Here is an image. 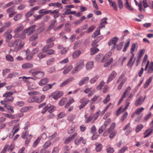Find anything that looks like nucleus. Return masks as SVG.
Here are the masks:
<instances>
[{
  "label": "nucleus",
  "instance_id": "obj_64",
  "mask_svg": "<svg viewBox=\"0 0 153 153\" xmlns=\"http://www.w3.org/2000/svg\"><path fill=\"white\" fill-rule=\"evenodd\" d=\"M30 108L29 107H23L20 109V111L22 112H24L27 111Z\"/></svg>",
  "mask_w": 153,
  "mask_h": 153
},
{
  "label": "nucleus",
  "instance_id": "obj_48",
  "mask_svg": "<svg viewBox=\"0 0 153 153\" xmlns=\"http://www.w3.org/2000/svg\"><path fill=\"white\" fill-rule=\"evenodd\" d=\"M67 101V98H63L59 102V105L60 106L63 105Z\"/></svg>",
  "mask_w": 153,
  "mask_h": 153
},
{
  "label": "nucleus",
  "instance_id": "obj_25",
  "mask_svg": "<svg viewBox=\"0 0 153 153\" xmlns=\"http://www.w3.org/2000/svg\"><path fill=\"white\" fill-rule=\"evenodd\" d=\"M134 56L133 54V55H131V58H130V59L129 60L128 62V63H127V65L128 67H129L130 68H131L132 67L134 63V62L135 60V58H134V61L132 62V60Z\"/></svg>",
  "mask_w": 153,
  "mask_h": 153
},
{
  "label": "nucleus",
  "instance_id": "obj_9",
  "mask_svg": "<svg viewBox=\"0 0 153 153\" xmlns=\"http://www.w3.org/2000/svg\"><path fill=\"white\" fill-rule=\"evenodd\" d=\"M12 31V29H10L4 33L3 36L5 38L6 41H9L12 38V36L10 33Z\"/></svg>",
  "mask_w": 153,
  "mask_h": 153
},
{
  "label": "nucleus",
  "instance_id": "obj_35",
  "mask_svg": "<svg viewBox=\"0 0 153 153\" xmlns=\"http://www.w3.org/2000/svg\"><path fill=\"white\" fill-rule=\"evenodd\" d=\"M37 97H30L28 99V101L30 102H37Z\"/></svg>",
  "mask_w": 153,
  "mask_h": 153
},
{
  "label": "nucleus",
  "instance_id": "obj_43",
  "mask_svg": "<svg viewBox=\"0 0 153 153\" xmlns=\"http://www.w3.org/2000/svg\"><path fill=\"white\" fill-rule=\"evenodd\" d=\"M113 148L109 146H107L106 151L108 153H113L114 152Z\"/></svg>",
  "mask_w": 153,
  "mask_h": 153
},
{
  "label": "nucleus",
  "instance_id": "obj_21",
  "mask_svg": "<svg viewBox=\"0 0 153 153\" xmlns=\"http://www.w3.org/2000/svg\"><path fill=\"white\" fill-rule=\"evenodd\" d=\"M81 53V52L80 50H76L72 54L73 59H75L79 56Z\"/></svg>",
  "mask_w": 153,
  "mask_h": 153
},
{
  "label": "nucleus",
  "instance_id": "obj_46",
  "mask_svg": "<svg viewBox=\"0 0 153 153\" xmlns=\"http://www.w3.org/2000/svg\"><path fill=\"white\" fill-rule=\"evenodd\" d=\"M45 9H42L39 11L38 13L39 14H43V15L49 14V10H45Z\"/></svg>",
  "mask_w": 153,
  "mask_h": 153
},
{
  "label": "nucleus",
  "instance_id": "obj_51",
  "mask_svg": "<svg viewBox=\"0 0 153 153\" xmlns=\"http://www.w3.org/2000/svg\"><path fill=\"white\" fill-rule=\"evenodd\" d=\"M45 96L44 95H42L40 98H38L37 97V102L40 103L41 102H42L45 98Z\"/></svg>",
  "mask_w": 153,
  "mask_h": 153
},
{
  "label": "nucleus",
  "instance_id": "obj_54",
  "mask_svg": "<svg viewBox=\"0 0 153 153\" xmlns=\"http://www.w3.org/2000/svg\"><path fill=\"white\" fill-rule=\"evenodd\" d=\"M22 16V15L21 14H18L14 17L13 19L15 21H17L19 20Z\"/></svg>",
  "mask_w": 153,
  "mask_h": 153
},
{
  "label": "nucleus",
  "instance_id": "obj_32",
  "mask_svg": "<svg viewBox=\"0 0 153 153\" xmlns=\"http://www.w3.org/2000/svg\"><path fill=\"white\" fill-rule=\"evenodd\" d=\"M15 92H7L4 93L3 95V97H12V96L13 95L14 93Z\"/></svg>",
  "mask_w": 153,
  "mask_h": 153
},
{
  "label": "nucleus",
  "instance_id": "obj_57",
  "mask_svg": "<svg viewBox=\"0 0 153 153\" xmlns=\"http://www.w3.org/2000/svg\"><path fill=\"white\" fill-rule=\"evenodd\" d=\"M38 34L37 33H36L34 34L30 38V41H33V40L36 39L38 37Z\"/></svg>",
  "mask_w": 153,
  "mask_h": 153
},
{
  "label": "nucleus",
  "instance_id": "obj_56",
  "mask_svg": "<svg viewBox=\"0 0 153 153\" xmlns=\"http://www.w3.org/2000/svg\"><path fill=\"white\" fill-rule=\"evenodd\" d=\"M105 82L103 81H102L100 82L99 85L97 87V88L98 90H101L102 87L104 86L105 84Z\"/></svg>",
  "mask_w": 153,
  "mask_h": 153
},
{
  "label": "nucleus",
  "instance_id": "obj_59",
  "mask_svg": "<svg viewBox=\"0 0 153 153\" xmlns=\"http://www.w3.org/2000/svg\"><path fill=\"white\" fill-rule=\"evenodd\" d=\"M143 126L142 124L138 125L136 128V131L137 132H139L143 128Z\"/></svg>",
  "mask_w": 153,
  "mask_h": 153
},
{
  "label": "nucleus",
  "instance_id": "obj_55",
  "mask_svg": "<svg viewBox=\"0 0 153 153\" xmlns=\"http://www.w3.org/2000/svg\"><path fill=\"white\" fill-rule=\"evenodd\" d=\"M55 61V59L51 58L47 61V64L48 65H50L53 63Z\"/></svg>",
  "mask_w": 153,
  "mask_h": 153
},
{
  "label": "nucleus",
  "instance_id": "obj_3",
  "mask_svg": "<svg viewBox=\"0 0 153 153\" xmlns=\"http://www.w3.org/2000/svg\"><path fill=\"white\" fill-rule=\"evenodd\" d=\"M84 66V61L81 60L78 62L77 63V65L71 71L72 74H74L77 73L79 71L82 69Z\"/></svg>",
  "mask_w": 153,
  "mask_h": 153
},
{
  "label": "nucleus",
  "instance_id": "obj_40",
  "mask_svg": "<svg viewBox=\"0 0 153 153\" xmlns=\"http://www.w3.org/2000/svg\"><path fill=\"white\" fill-rule=\"evenodd\" d=\"M51 142L50 140H48L43 145V147L44 149H47L51 145Z\"/></svg>",
  "mask_w": 153,
  "mask_h": 153
},
{
  "label": "nucleus",
  "instance_id": "obj_4",
  "mask_svg": "<svg viewBox=\"0 0 153 153\" xmlns=\"http://www.w3.org/2000/svg\"><path fill=\"white\" fill-rule=\"evenodd\" d=\"M36 27V25H32L27 29L24 30L23 31V33L26 34L27 36H29L33 33Z\"/></svg>",
  "mask_w": 153,
  "mask_h": 153
},
{
  "label": "nucleus",
  "instance_id": "obj_8",
  "mask_svg": "<svg viewBox=\"0 0 153 153\" xmlns=\"http://www.w3.org/2000/svg\"><path fill=\"white\" fill-rule=\"evenodd\" d=\"M77 135V133L75 132L71 135H70L67 138H65L64 141V143L68 144Z\"/></svg>",
  "mask_w": 153,
  "mask_h": 153
},
{
  "label": "nucleus",
  "instance_id": "obj_53",
  "mask_svg": "<svg viewBox=\"0 0 153 153\" xmlns=\"http://www.w3.org/2000/svg\"><path fill=\"white\" fill-rule=\"evenodd\" d=\"M74 100L73 98H71L68 101V102L65 105V107L67 108L72 103L74 102Z\"/></svg>",
  "mask_w": 153,
  "mask_h": 153
},
{
  "label": "nucleus",
  "instance_id": "obj_33",
  "mask_svg": "<svg viewBox=\"0 0 153 153\" xmlns=\"http://www.w3.org/2000/svg\"><path fill=\"white\" fill-rule=\"evenodd\" d=\"M4 107L6 108L9 111V112L11 114H13L14 113V111L13 109V107L12 106L9 105H5Z\"/></svg>",
  "mask_w": 153,
  "mask_h": 153
},
{
  "label": "nucleus",
  "instance_id": "obj_24",
  "mask_svg": "<svg viewBox=\"0 0 153 153\" xmlns=\"http://www.w3.org/2000/svg\"><path fill=\"white\" fill-rule=\"evenodd\" d=\"M137 46V43H133L132 44L131 49L130 53L131 54H132V55L134 56V52L135 50V48Z\"/></svg>",
  "mask_w": 153,
  "mask_h": 153
},
{
  "label": "nucleus",
  "instance_id": "obj_1",
  "mask_svg": "<svg viewBox=\"0 0 153 153\" xmlns=\"http://www.w3.org/2000/svg\"><path fill=\"white\" fill-rule=\"evenodd\" d=\"M25 43L24 41H22L20 39H16L14 42H11L8 44V46L10 47H17L15 50L18 51L22 49Z\"/></svg>",
  "mask_w": 153,
  "mask_h": 153
},
{
  "label": "nucleus",
  "instance_id": "obj_30",
  "mask_svg": "<svg viewBox=\"0 0 153 153\" xmlns=\"http://www.w3.org/2000/svg\"><path fill=\"white\" fill-rule=\"evenodd\" d=\"M55 39V38L53 36L47 39L46 41V42L48 45L51 43H53V42L54 41Z\"/></svg>",
  "mask_w": 153,
  "mask_h": 153
},
{
  "label": "nucleus",
  "instance_id": "obj_14",
  "mask_svg": "<svg viewBox=\"0 0 153 153\" xmlns=\"http://www.w3.org/2000/svg\"><path fill=\"white\" fill-rule=\"evenodd\" d=\"M54 45V43H51L48 45H46L45 47L42 49V51L43 53L47 52L48 51V49L49 48H51L53 47Z\"/></svg>",
  "mask_w": 153,
  "mask_h": 153
},
{
  "label": "nucleus",
  "instance_id": "obj_58",
  "mask_svg": "<svg viewBox=\"0 0 153 153\" xmlns=\"http://www.w3.org/2000/svg\"><path fill=\"white\" fill-rule=\"evenodd\" d=\"M46 56V55L42 52L39 53L37 55V56L40 59H42L45 57Z\"/></svg>",
  "mask_w": 153,
  "mask_h": 153
},
{
  "label": "nucleus",
  "instance_id": "obj_16",
  "mask_svg": "<svg viewBox=\"0 0 153 153\" xmlns=\"http://www.w3.org/2000/svg\"><path fill=\"white\" fill-rule=\"evenodd\" d=\"M49 80V79L48 78H44L39 81L38 84L39 85L42 86L48 82Z\"/></svg>",
  "mask_w": 153,
  "mask_h": 153
},
{
  "label": "nucleus",
  "instance_id": "obj_63",
  "mask_svg": "<svg viewBox=\"0 0 153 153\" xmlns=\"http://www.w3.org/2000/svg\"><path fill=\"white\" fill-rule=\"evenodd\" d=\"M119 8L120 9H122L123 8V1L122 0H117Z\"/></svg>",
  "mask_w": 153,
  "mask_h": 153
},
{
  "label": "nucleus",
  "instance_id": "obj_49",
  "mask_svg": "<svg viewBox=\"0 0 153 153\" xmlns=\"http://www.w3.org/2000/svg\"><path fill=\"white\" fill-rule=\"evenodd\" d=\"M96 27L94 25L90 26L88 29L87 30V33H90L92 32L95 28Z\"/></svg>",
  "mask_w": 153,
  "mask_h": 153
},
{
  "label": "nucleus",
  "instance_id": "obj_29",
  "mask_svg": "<svg viewBox=\"0 0 153 153\" xmlns=\"http://www.w3.org/2000/svg\"><path fill=\"white\" fill-rule=\"evenodd\" d=\"M62 5L61 3L58 2L56 3H50L48 5L49 7L53 6L54 7H60Z\"/></svg>",
  "mask_w": 153,
  "mask_h": 153
},
{
  "label": "nucleus",
  "instance_id": "obj_28",
  "mask_svg": "<svg viewBox=\"0 0 153 153\" xmlns=\"http://www.w3.org/2000/svg\"><path fill=\"white\" fill-rule=\"evenodd\" d=\"M152 79V77L151 76L146 80L144 85V88H146L148 87L150 83L151 82Z\"/></svg>",
  "mask_w": 153,
  "mask_h": 153
},
{
  "label": "nucleus",
  "instance_id": "obj_45",
  "mask_svg": "<svg viewBox=\"0 0 153 153\" xmlns=\"http://www.w3.org/2000/svg\"><path fill=\"white\" fill-rule=\"evenodd\" d=\"M45 26L41 27L37 30L36 32L38 34H39L43 32L45 29Z\"/></svg>",
  "mask_w": 153,
  "mask_h": 153
},
{
  "label": "nucleus",
  "instance_id": "obj_50",
  "mask_svg": "<svg viewBox=\"0 0 153 153\" xmlns=\"http://www.w3.org/2000/svg\"><path fill=\"white\" fill-rule=\"evenodd\" d=\"M56 71V68L55 66L51 67L47 69L48 72L51 73L54 72Z\"/></svg>",
  "mask_w": 153,
  "mask_h": 153
},
{
  "label": "nucleus",
  "instance_id": "obj_22",
  "mask_svg": "<svg viewBox=\"0 0 153 153\" xmlns=\"http://www.w3.org/2000/svg\"><path fill=\"white\" fill-rule=\"evenodd\" d=\"M33 67V65L30 63H25L22 65V68L25 69L30 68Z\"/></svg>",
  "mask_w": 153,
  "mask_h": 153
},
{
  "label": "nucleus",
  "instance_id": "obj_12",
  "mask_svg": "<svg viewBox=\"0 0 153 153\" xmlns=\"http://www.w3.org/2000/svg\"><path fill=\"white\" fill-rule=\"evenodd\" d=\"M117 75V73L114 71H113L110 75L109 76L106 83H108L112 80L114 78H115Z\"/></svg>",
  "mask_w": 153,
  "mask_h": 153
},
{
  "label": "nucleus",
  "instance_id": "obj_13",
  "mask_svg": "<svg viewBox=\"0 0 153 153\" xmlns=\"http://www.w3.org/2000/svg\"><path fill=\"white\" fill-rule=\"evenodd\" d=\"M74 78L73 77H71L68 78V79H67L66 80H65V81H64V82H62L60 85V87H62L66 85L67 84H68L73 80H74Z\"/></svg>",
  "mask_w": 153,
  "mask_h": 153
},
{
  "label": "nucleus",
  "instance_id": "obj_34",
  "mask_svg": "<svg viewBox=\"0 0 153 153\" xmlns=\"http://www.w3.org/2000/svg\"><path fill=\"white\" fill-rule=\"evenodd\" d=\"M99 51V50L98 48H91L90 49V55H93L98 52Z\"/></svg>",
  "mask_w": 153,
  "mask_h": 153
},
{
  "label": "nucleus",
  "instance_id": "obj_62",
  "mask_svg": "<svg viewBox=\"0 0 153 153\" xmlns=\"http://www.w3.org/2000/svg\"><path fill=\"white\" fill-rule=\"evenodd\" d=\"M110 100V97L109 94L107 95L106 98L103 101V102L104 104H106Z\"/></svg>",
  "mask_w": 153,
  "mask_h": 153
},
{
  "label": "nucleus",
  "instance_id": "obj_39",
  "mask_svg": "<svg viewBox=\"0 0 153 153\" xmlns=\"http://www.w3.org/2000/svg\"><path fill=\"white\" fill-rule=\"evenodd\" d=\"M109 5L112 7L114 10L116 11L117 10V7L116 3L114 1L110 3Z\"/></svg>",
  "mask_w": 153,
  "mask_h": 153
},
{
  "label": "nucleus",
  "instance_id": "obj_18",
  "mask_svg": "<svg viewBox=\"0 0 153 153\" xmlns=\"http://www.w3.org/2000/svg\"><path fill=\"white\" fill-rule=\"evenodd\" d=\"M142 99V97H140L136 101L135 103V105L137 107L139 105H140L143 102L144 100Z\"/></svg>",
  "mask_w": 153,
  "mask_h": 153
},
{
  "label": "nucleus",
  "instance_id": "obj_7",
  "mask_svg": "<svg viewBox=\"0 0 153 153\" xmlns=\"http://www.w3.org/2000/svg\"><path fill=\"white\" fill-rule=\"evenodd\" d=\"M80 102L81 104L79 106V109L84 108L89 102V100L84 97L82 98L80 100Z\"/></svg>",
  "mask_w": 153,
  "mask_h": 153
},
{
  "label": "nucleus",
  "instance_id": "obj_5",
  "mask_svg": "<svg viewBox=\"0 0 153 153\" xmlns=\"http://www.w3.org/2000/svg\"><path fill=\"white\" fill-rule=\"evenodd\" d=\"M86 139H84L82 137L78 136L75 140L74 144L75 145H79L82 142L83 145H85L86 144Z\"/></svg>",
  "mask_w": 153,
  "mask_h": 153
},
{
  "label": "nucleus",
  "instance_id": "obj_36",
  "mask_svg": "<svg viewBox=\"0 0 153 153\" xmlns=\"http://www.w3.org/2000/svg\"><path fill=\"white\" fill-rule=\"evenodd\" d=\"M115 126L116 125L115 123H112L110 127L107 130V132H108V134L111 131H112V130L115 128Z\"/></svg>",
  "mask_w": 153,
  "mask_h": 153
},
{
  "label": "nucleus",
  "instance_id": "obj_10",
  "mask_svg": "<svg viewBox=\"0 0 153 153\" xmlns=\"http://www.w3.org/2000/svg\"><path fill=\"white\" fill-rule=\"evenodd\" d=\"M119 39L118 38L115 37L112 38L109 41L108 43V45L109 46L111 45L112 44L113 45V46L112 48V49H114L115 46Z\"/></svg>",
  "mask_w": 153,
  "mask_h": 153
},
{
  "label": "nucleus",
  "instance_id": "obj_42",
  "mask_svg": "<svg viewBox=\"0 0 153 153\" xmlns=\"http://www.w3.org/2000/svg\"><path fill=\"white\" fill-rule=\"evenodd\" d=\"M41 139V137H38L36 139L33 144V146L34 147H36L39 144Z\"/></svg>",
  "mask_w": 153,
  "mask_h": 153
},
{
  "label": "nucleus",
  "instance_id": "obj_26",
  "mask_svg": "<svg viewBox=\"0 0 153 153\" xmlns=\"http://www.w3.org/2000/svg\"><path fill=\"white\" fill-rule=\"evenodd\" d=\"M94 66V63L92 61L88 62L86 65V68L87 70H90Z\"/></svg>",
  "mask_w": 153,
  "mask_h": 153
},
{
  "label": "nucleus",
  "instance_id": "obj_6",
  "mask_svg": "<svg viewBox=\"0 0 153 153\" xmlns=\"http://www.w3.org/2000/svg\"><path fill=\"white\" fill-rule=\"evenodd\" d=\"M144 70L147 71L148 74H153V65L149 64V61H147Z\"/></svg>",
  "mask_w": 153,
  "mask_h": 153
},
{
  "label": "nucleus",
  "instance_id": "obj_44",
  "mask_svg": "<svg viewBox=\"0 0 153 153\" xmlns=\"http://www.w3.org/2000/svg\"><path fill=\"white\" fill-rule=\"evenodd\" d=\"M85 122L86 123H88L92 120L93 116L91 115L88 117H87L86 115L85 114Z\"/></svg>",
  "mask_w": 153,
  "mask_h": 153
},
{
  "label": "nucleus",
  "instance_id": "obj_27",
  "mask_svg": "<svg viewBox=\"0 0 153 153\" xmlns=\"http://www.w3.org/2000/svg\"><path fill=\"white\" fill-rule=\"evenodd\" d=\"M72 68L73 67L72 65H69L63 71V73L65 74H68L71 70Z\"/></svg>",
  "mask_w": 153,
  "mask_h": 153
},
{
  "label": "nucleus",
  "instance_id": "obj_19",
  "mask_svg": "<svg viewBox=\"0 0 153 153\" xmlns=\"http://www.w3.org/2000/svg\"><path fill=\"white\" fill-rule=\"evenodd\" d=\"M150 130V128H148L144 132L143 134L145 135L144 136V138H146L149 137L152 133V129H151Z\"/></svg>",
  "mask_w": 153,
  "mask_h": 153
},
{
  "label": "nucleus",
  "instance_id": "obj_47",
  "mask_svg": "<svg viewBox=\"0 0 153 153\" xmlns=\"http://www.w3.org/2000/svg\"><path fill=\"white\" fill-rule=\"evenodd\" d=\"M99 78V77L97 76H94L90 80V83L91 84L94 83L97 81Z\"/></svg>",
  "mask_w": 153,
  "mask_h": 153
},
{
  "label": "nucleus",
  "instance_id": "obj_31",
  "mask_svg": "<svg viewBox=\"0 0 153 153\" xmlns=\"http://www.w3.org/2000/svg\"><path fill=\"white\" fill-rule=\"evenodd\" d=\"M23 26L21 25L16 28L13 31L14 33L16 34L20 32L23 29Z\"/></svg>",
  "mask_w": 153,
  "mask_h": 153
},
{
  "label": "nucleus",
  "instance_id": "obj_20",
  "mask_svg": "<svg viewBox=\"0 0 153 153\" xmlns=\"http://www.w3.org/2000/svg\"><path fill=\"white\" fill-rule=\"evenodd\" d=\"M112 53L111 52H108L103 57V58L102 60V62H103L107 60L111 55Z\"/></svg>",
  "mask_w": 153,
  "mask_h": 153
},
{
  "label": "nucleus",
  "instance_id": "obj_38",
  "mask_svg": "<svg viewBox=\"0 0 153 153\" xmlns=\"http://www.w3.org/2000/svg\"><path fill=\"white\" fill-rule=\"evenodd\" d=\"M6 60L10 62H13L14 60L13 57L10 54H7L6 56Z\"/></svg>",
  "mask_w": 153,
  "mask_h": 153
},
{
  "label": "nucleus",
  "instance_id": "obj_23",
  "mask_svg": "<svg viewBox=\"0 0 153 153\" xmlns=\"http://www.w3.org/2000/svg\"><path fill=\"white\" fill-rule=\"evenodd\" d=\"M95 145L96 150L97 152H100L102 150L103 146L101 144L97 143L95 144Z\"/></svg>",
  "mask_w": 153,
  "mask_h": 153
},
{
  "label": "nucleus",
  "instance_id": "obj_41",
  "mask_svg": "<svg viewBox=\"0 0 153 153\" xmlns=\"http://www.w3.org/2000/svg\"><path fill=\"white\" fill-rule=\"evenodd\" d=\"M32 136L30 134H29L28 135L25 141V144L26 146H27L29 144L32 138Z\"/></svg>",
  "mask_w": 153,
  "mask_h": 153
},
{
  "label": "nucleus",
  "instance_id": "obj_61",
  "mask_svg": "<svg viewBox=\"0 0 153 153\" xmlns=\"http://www.w3.org/2000/svg\"><path fill=\"white\" fill-rule=\"evenodd\" d=\"M106 128L105 126H104V125H102L99 129L98 130L99 133L100 134H101L102 133L103 131Z\"/></svg>",
  "mask_w": 153,
  "mask_h": 153
},
{
  "label": "nucleus",
  "instance_id": "obj_17",
  "mask_svg": "<svg viewBox=\"0 0 153 153\" xmlns=\"http://www.w3.org/2000/svg\"><path fill=\"white\" fill-rule=\"evenodd\" d=\"M56 22L57 21L56 19H54L52 20L51 21L50 25L48 27V30H50L53 28L55 25H56Z\"/></svg>",
  "mask_w": 153,
  "mask_h": 153
},
{
  "label": "nucleus",
  "instance_id": "obj_60",
  "mask_svg": "<svg viewBox=\"0 0 153 153\" xmlns=\"http://www.w3.org/2000/svg\"><path fill=\"white\" fill-rule=\"evenodd\" d=\"M29 134H28V132L27 131H24L22 134L21 136V137L24 139H25L26 138V137L27 138L28 136V135Z\"/></svg>",
  "mask_w": 153,
  "mask_h": 153
},
{
  "label": "nucleus",
  "instance_id": "obj_15",
  "mask_svg": "<svg viewBox=\"0 0 153 153\" xmlns=\"http://www.w3.org/2000/svg\"><path fill=\"white\" fill-rule=\"evenodd\" d=\"M56 84L55 82H54L51 84H49L44 86L42 88L43 91H46L48 90L51 89L52 87Z\"/></svg>",
  "mask_w": 153,
  "mask_h": 153
},
{
  "label": "nucleus",
  "instance_id": "obj_11",
  "mask_svg": "<svg viewBox=\"0 0 153 153\" xmlns=\"http://www.w3.org/2000/svg\"><path fill=\"white\" fill-rule=\"evenodd\" d=\"M63 95V93L62 91H56L52 94L53 98L55 100H57Z\"/></svg>",
  "mask_w": 153,
  "mask_h": 153
},
{
  "label": "nucleus",
  "instance_id": "obj_2",
  "mask_svg": "<svg viewBox=\"0 0 153 153\" xmlns=\"http://www.w3.org/2000/svg\"><path fill=\"white\" fill-rule=\"evenodd\" d=\"M35 69H32L29 71V73L36 78H40L44 76L45 73L41 71H35Z\"/></svg>",
  "mask_w": 153,
  "mask_h": 153
},
{
  "label": "nucleus",
  "instance_id": "obj_37",
  "mask_svg": "<svg viewBox=\"0 0 153 153\" xmlns=\"http://www.w3.org/2000/svg\"><path fill=\"white\" fill-rule=\"evenodd\" d=\"M51 106V105L50 104H48L47 105L45 106V108H43L42 111V114H44L46 111L47 110L49 109Z\"/></svg>",
  "mask_w": 153,
  "mask_h": 153
},
{
  "label": "nucleus",
  "instance_id": "obj_52",
  "mask_svg": "<svg viewBox=\"0 0 153 153\" xmlns=\"http://www.w3.org/2000/svg\"><path fill=\"white\" fill-rule=\"evenodd\" d=\"M144 108L143 107H141L140 108H138L136 109L135 111L136 113V115H138L141 112H142L144 110Z\"/></svg>",
  "mask_w": 153,
  "mask_h": 153
}]
</instances>
